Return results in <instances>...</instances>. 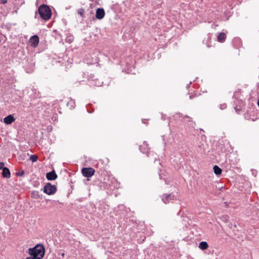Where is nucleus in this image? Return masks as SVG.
Instances as JSON below:
<instances>
[{"instance_id":"1","label":"nucleus","mask_w":259,"mask_h":259,"mask_svg":"<svg viewBox=\"0 0 259 259\" xmlns=\"http://www.w3.org/2000/svg\"><path fill=\"white\" fill-rule=\"evenodd\" d=\"M28 253L31 256L38 258V259H41L44 257L45 253L44 246L41 244H38L33 248H29Z\"/></svg>"},{"instance_id":"2","label":"nucleus","mask_w":259,"mask_h":259,"mask_svg":"<svg viewBox=\"0 0 259 259\" xmlns=\"http://www.w3.org/2000/svg\"><path fill=\"white\" fill-rule=\"evenodd\" d=\"M38 12L40 17L45 20H48L51 17L52 11L48 5H41L38 9Z\"/></svg>"},{"instance_id":"3","label":"nucleus","mask_w":259,"mask_h":259,"mask_svg":"<svg viewBox=\"0 0 259 259\" xmlns=\"http://www.w3.org/2000/svg\"><path fill=\"white\" fill-rule=\"evenodd\" d=\"M56 191L57 187L55 185H52L50 183H47L44 186L43 189V192L49 195L54 194Z\"/></svg>"},{"instance_id":"4","label":"nucleus","mask_w":259,"mask_h":259,"mask_svg":"<svg viewBox=\"0 0 259 259\" xmlns=\"http://www.w3.org/2000/svg\"><path fill=\"white\" fill-rule=\"evenodd\" d=\"M82 175L87 178L91 177L95 173V170L92 167H84L81 169Z\"/></svg>"},{"instance_id":"5","label":"nucleus","mask_w":259,"mask_h":259,"mask_svg":"<svg viewBox=\"0 0 259 259\" xmlns=\"http://www.w3.org/2000/svg\"><path fill=\"white\" fill-rule=\"evenodd\" d=\"M31 46L34 48H36L39 43V37L37 35L32 36L29 39Z\"/></svg>"},{"instance_id":"6","label":"nucleus","mask_w":259,"mask_h":259,"mask_svg":"<svg viewBox=\"0 0 259 259\" xmlns=\"http://www.w3.org/2000/svg\"><path fill=\"white\" fill-rule=\"evenodd\" d=\"M105 15V11L103 8H98L96 10V17L99 20L102 19Z\"/></svg>"},{"instance_id":"7","label":"nucleus","mask_w":259,"mask_h":259,"mask_svg":"<svg viewBox=\"0 0 259 259\" xmlns=\"http://www.w3.org/2000/svg\"><path fill=\"white\" fill-rule=\"evenodd\" d=\"M46 178L49 181H53L57 178V175L55 171L53 170L47 174Z\"/></svg>"},{"instance_id":"8","label":"nucleus","mask_w":259,"mask_h":259,"mask_svg":"<svg viewBox=\"0 0 259 259\" xmlns=\"http://www.w3.org/2000/svg\"><path fill=\"white\" fill-rule=\"evenodd\" d=\"M140 150L143 153H147L148 154L149 148L148 145L146 142H144L143 144L139 147Z\"/></svg>"},{"instance_id":"9","label":"nucleus","mask_w":259,"mask_h":259,"mask_svg":"<svg viewBox=\"0 0 259 259\" xmlns=\"http://www.w3.org/2000/svg\"><path fill=\"white\" fill-rule=\"evenodd\" d=\"M15 119L12 115H9L4 118V122L7 124H10L15 121Z\"/></svg>"},{"instance_id":"10","label":"nucleus","mask_w":259,"mask_h":259,"mask_svg":"<svg viewBox=\"0 0 259 259\" xmlns=\"http://www.w3.org/2000/svg\"><path fill=\"white\" fill-rule=\"evenodd\" d=\"M2 171V175L4 178H9L11 177V173L8 167H5L3 168Z\"/></svg>"},{"instance_id":"11","label":"nucleus","mask_w":259,"mask_h":259,"mask_svg":"<svg viewBox=\"0 0 259 259\" xmlns=\"http://www.w3.org/2000/svg\"><path fill=\"white\" fill-rule=\"evenodd\" d=\"M174 197V195H172L171 194H169L167 195L164 198H162V200L164 203L167 204L170 200H174L175 199Z\"/></svg>"},{"instance_id":"12","label":"nucleus","mask_w":259,"mask_h":259,"mask_svg":"<svg viewBox=\"0 0 259 259\" xmlns=\"http://www.w3.org/2000/svg\"><path fill=\"white\" fill-rule=\"evenodd\" d=\"M226 38V35L224 32L220 33L217 37L218 41L221 42H224Z\"/></svg>"},{"instance_id":"13","label":"nucleus","mask_w":259,"mask_h":259,"mask_svg":"<svg viewBox=\"0 0 259 259\" xmlns=\"http://www.w3.org/2000/svg\"><path fill=\"white\" fill-rule=\"evenodd\" d=\"M198 247L200 249L203 250L206 249L208 248V245L206 241H202L199 243Z\"/></svg>"},{"instance_id":"14","label":"nucleus","mask_w":259,"mask_h":259,"mask_svg":"<svg viewBox=\"0 0 259 259\" xmlns=\"http://www.w3.org/2000/svg\"><path fill=\"white\" fill-rule=\"evenodd\" d=\"M214 174L216 175H220L222 172V169L219 167L218 165H214L213 167Z\"/></svg>"},{"instance_id":"15","label":"nucleus","mask_w":259,"mask_h":259,"mask_svg":"<svg viewBox=\"0 0 259 259\" xmlns=\"http://www.w3.org/2000/svg\"><path fill=\"white\" fill-rule=\"evenodd\" d=\"M74 40V36L71 34H68L65 39V41L67 43L70 44Z\"/></svg>"},{"instance_id":"16","label":"nucleus","mask_w":259,"mask_h":259,"mask_svg":"<svg viewBox=\"0 0 259 259\" xmlns=\"http://www.w3.org/2000/svg\"><path fill=\"white\" fill-rule=\"evenodd\" d=\"M31 197L34 199H38L40 198L39 192L36 191H32L31 193Z\"/></svg>"},{"instance_id":"17","label":"nucleus","mask_w":259,"mask_h":259,"mask_svg":"<svg viewBox=\"0 0 259 259\" xmlns=\"http://www.w3.org/2000/svg\"><path fill=\"white\" fill-rule=\"evenodd\" d=\"M37 156L35 155H31L30 157V160L33 162H36L37 160Z\"/></svg>"},{"instance_id":"18","label":"nucleus","mask_w":259,"mask_h":259,"mask_svg":"<svg viewBox=\"0 0 259 259\" xmlns=\"http://www.w3.org/2000/svg\"><path fill=\"white\" fill-rule=\"evenodd\" d=\"M184 121H186V122H191L192 121V118L188 116H185L184 117Z\"/></svg>"},{"instance_id":"19","label":"nucleus","mask_w":259,"mask_h":259,"mask_svg":"<svg viewBox=\"0 0 259 259\" xmlns=\"http://www.w3.org/2000/svg\"><path fill=\"white\" fill-rule=\"evenodd\" d=\"M24 170H21V171H20L19 172L16 173V175L18 177L22 176L24 175Z\"/></svg>"},{"instance_id":"20","label":"nucleus","mask_w":259,"mask_h":259,"mask_svg":"<svg viewBox=\"0 0 259 259\" xmlns=\"http://www.w3.org/2000/svg\"><path fill=\"white\" fill-rule=\"evenodd\" d=\"M84 12V11L83 9H80L78 11V13L80 14L81 16H82Z\"/></svg>"},{"instance_id":"21","label":"nucleus","mask_w":259,"mask_h":259,"mask_svg":"<svg viewBox=\"0 0 259 259\" xmlns=\"http://www.w3.org/2000/svg\"><path fill=\"white\" fill-rule=\"evenodd\" d=\"M5 164L3 162H0V169H3L5 167L4 166Z\"/></svg>"},{"instance_id":"22","label":"nucleus","mask_w":259,"mask_h":259,"mask_svg":"<svg viewBox=\"0 0 259 259\" xmlns=\"http://www.w3.org/2000/svg\"><path fill=\"white\" fill-rule=\"evenodd\" d=\"M7 2V0H0V3L1 4H5Z\"/></svg>"},{"instance_id":"23","label":"nucleus","mask_w":259,"mask_h":259,"mask_svg":"<svg viewBox=\"0 0 259 259\" xmlns=\"http://www.w3.org/2000/svg\"><path fill=\"white\" fill-rule=\"evenodd\" d=\"M25 259H38V258H35V257H33V256H31L27 257Z\"/></svg>"},{"instance_id":"24","label":"nucleus","mask_w":259,"mask_h":259,"mask_svg":"<svg viewBox=\"0 0 259 259\" xmlns=\"http://www.w3.org/2000/svg\"><path fill=\"white\" fill-rule=\"evenodd\" d=\"M252 175H254L255 176L256 174V171L255 170L252 169Z\"/></svg>"},{"instance_id":"25","label":"nucleus","mask_w":259,"mask_h":259,"mask_svg":"<svg viewBox=\"0 0 259 259\" xmlns=\"http://www.w3.org/2000/svg\"><path fill=\"white\" fill-rule=\"evenodd\" d=\"M102 83H103V82H101V83H98L96 84V85H97V86H101Z\"/></svg>"},{"instance_id":"26","label":"nucleus","mask_w":259,"mask_h":259,"mask_svg":"<svg viewBox=\"0 0 259 259\" xmlns=\"http://www.w3.org/2000/svg\"><path fill=\"white\" fill-rule=\"evenodd\" d=\"M189 98H190V99H192V98H193V96H192V95H190V96H189Z\"/></svg>"},{"instance_id":"27","label":"nucleus","mask_w":259,"mask_h":259,"mask_svg":"<svg viewBox=\"0 0 259 259\" xmlns=\"http://www.w3.org/2000/svg\"><path fill=\"white\" fill-rule=\"evenodd\" d=\"M258 106L259 107V99L257 101V103Z\"/></svg>"}]
</instances>
